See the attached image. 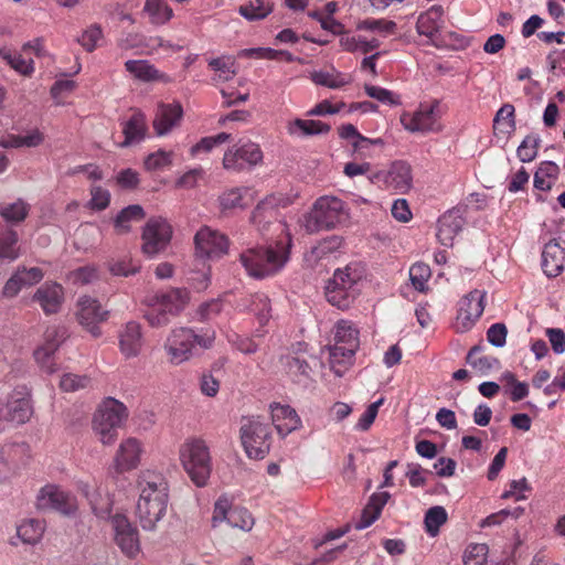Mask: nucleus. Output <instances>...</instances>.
Returning <instances> with one entry per match:
<instances>
[{
  "label": "nucleus",
  "instance_id": "28",
  "mask_svg": "<svg viewBox=\"0 0 565 565\" xmlns=\"http://www.w3.org/2000/svg\"><path fill=\"white\" fill-rule=\"evenodd\" d=\"M148 131L147 120L143 113L136 110L131 117L122 122V134L125 139L120 142V147H130L141 142Z\"/></svg>",
  "mask_w": 565,
  "mask_h": 565
},
{
  "label": "nucleus",
  "instance_id": "42",
  "mask_svg": "<svg viewBox=\"0 0 565 565\" xmlns=\"http://www.w3.org/2000/svg\"><path fill=\"white\" fill-rule=\"evenodd\" d=\"M244 308L254 312L260 324H265L270 318V301L264 294H256L245 299Z\"/></svg>",
  "mask_w": 565,
  "mask_h": 565
},
{
  "label": "nucleus",
  "instance_id": "4",
  "mask_svg": "<svg viewBox=\"0 0 565 565\" xmlns=\"http://www.w3.org/2000/svg\"><path fill=\"white\" fill-rule=\"evenodd\" d=\"M189 300L186 289L172 288L161 291L149 298V310L145 317L149 324L154 328L167 326L171 318L178 316Z\"/></svg>",
  "mask_w": 565,
  "mask_h": 565
},
{
  "label": "nucleus",
  "instance_id": "12",
  "mask_svg": "<svg viewBox=\"0 0 565 565\" xmlns=\"http://www.w3.org/2000/svg\"><path fill=\"white\" fill-rule=\"evenodd\" d=\"M439 102L423 103L415 113H405L401 116L404 128L411 132L439 131Z\"/></svg>",
  "mask_w": 565,
  "mask_h": 565
},
{
  "label": "nucleus",
  "instance_id": "15",
  "mask_svg": "<svg viewBox=\"0 0 565 565\" xmlns=\"http://www.w3.org/2000/svg\"><path fill=\"white\" fill-rule=\"evenodd\" d=\"M227 521L233 526L243 531L252 530L254 519L252 514L244 508H231V502L226 497H221L215 502L212 523L216 526L217 523Z\"/></svg>",
  "mask_w": 565,
  "mask_h": 565
},
{
  "label": "nucleus",
  "instance_id": "44",
  "mask_svg": "<svg viewBox=\"0 0 565 565\" xmlns=\"http://www.w3.org/2000/svg\"><path fill=\"white\" fill-rule=\"evenodd\" d=\"M30 205L22 199L15 202L0 206V215L8 223H21L29 215Z\"/></svg>",
  "mask_w": 565,
  "mask_h": 565
},
{
  "label": "nucleus",
  "instance_id": "18",
  "mask_svg": "<svg viewBox=\"0 0 565 565\" xmlns=\"http://www.w3.org/2000/svg\"><path fill=\"white\" fill-rule=\"evenodd\" d=\"M38 505L41 509H53L65 515H72L77 510L75 497L56 486H45L38 495Z\"/></svg>",
  "mask_w": 565,
  "mask_h": 565
},
{
  "label": "nucleus",
  "instance_id": "23",
  "mask_svg": "<svg viewBox=\"0 0 565 565\" xmlns=\"http://www.w3.org/2000/svg\"><path fill=\"white\" fill-rule=\"evenodd\" d=\"M183 116L182 106L179 103L159 104L153 119V128L158 136L169 134L177 127Z\"/></svg>",
  "mask_w": 565,
  "mask_h": 565
},
{
  "label": "nucleus",
  "instance_id": "47",
  "mask_svg": "<svg viewBox=\"0 0 565 565\" xmlns=\"http://www.w3.org/2000/svg\"><path fill=\"white\" fill-rule=\"evenodd\" d=\"M127 72L132 74L136 78L149 82L158 78V71L147 61L129 60L125 63Z\"/></svg>",
  "mask_w": 565,
  "mask_h": 565
},
{
  "label": "nucleus",
  "instance_id": "50",
  "mask_svg": "<svg viewBox=\"0 0 565 565\" xmlns=\"http://www.w3.org/2000/svg\"><path fill=\"white\" fill-rule=\"evenodd\" d=\"M447 521V512L445 508L436 505L430 509L425 514V526L428 534L431 536L437 535L439 532V527L446 523Z\"/></svg>",
  "mask_w": 565,
  "mask_h": 565
},
{
  "label": "nucleus",
  "instance_id": "38",
  "mask_svg": "<svg viewBox=\"0 0 565 565\" xmlns=\"http://www.w3.org/2000/svg\"><path fill=\"white\" fill-rule=\"evenodd\" d=\"M481 345L472 347L467 354V363L470 364L481 375H487L491 370L499 369L500 361L491 355L478 356L482 351Z\"/></svg>",
  "mask_w": 565,
  "mask_h": 565
},
{
  "label": "nucleus",
  "instance_id": "34",
  "mask_svg": "<svg viewBox=\"0 0 565 565\" xmlns=\"http://www.w3.org/2000/svg\"><path fill=\"white\" fill-rule=\"evenodd\" d=\"M83 491L93 513L100 520H108L113 508V500L109 494L98 488L90 489L88 486H85Z\"/></svg>",
  "mask_w": 565,
  "mask_h": 565
},
{
  "label": "nucleus",
  "instance_id": "33",
  "mask_svg": "<svg viewBox=\"0 0 565 565\" xmlns=\"http://www.w3.org/2000/svg\"><path fill=\"white\" fill-rule=\"evenodd\" d=\"M444 9L441 6H433L426 12L419 14L416 22V30L420 35L433 39L441 26Z\"/></svg>",
  "mask_w": 565,
  "mask_h": 565
},
{
  "label": "nucleus",
  "instance_id": "7",
  "mask_svg": "<svg viewBox=\"0 0 565 565\" xmlns=\"http://www.w3.org/2000/svg\"><path fill=\"white\" fill-rule=\"evenodd\" d=\"M334 345L330 349V365L333 372L342 375L338 365L350 364L359 348V331L352 322L340 320L334 328Z\"/></svg>",
  "mask_w": 565,
  "mask_h": 565
},
{
  "label": "nucleus",
  "instance_id": "58",
  "mask_svg": "<svg viewBox=\"0 0 565 565\" xmlns=\"http://www.w3.org/2000/svg\"><path fill=\"white\" fill-rule=\"evenodd\" d=\"M341 243L342 241L339 236L328 237L321 241L317 246L312 247L311 255L317 259H321L326 257L328 254H331L339 249Z\"/></svg>",
  "mask_w": 565,
  "mask_h": 565
},
{
  "label": "nucleus",
  "instance_id": "24",
  "mask_svg": "<svg viewBox=\"0 0 565 565\" xmlns=\"http://www.w3.org/2000/svg\"><path fill=\"white\" fill-rule=\"evenodd\" d=\"M565 265V248L555 238L551 239L542 253V268L547 277L558 276Z\"/></svg>",
  "mask_w": 565,
  "mask_h": 565
},
{
  "label": "nucleus",
  "instance_id": "5",
  "mask_svg": "<svg viewBox=\"0 0 565 565\" xmlns=\"http://www.w3.org/2000/svg\"><path fill=\"white\" fill-rule=\"evenodd\" d=\"M183 469L196 487H204L211 476L212 461L209 447L202 439L185 441L180 448Z\"/></svg>",
  "mask_w": 565,
  "mask_h": 565
},
{
  "label": "nucleus",
  "instance_id": "49",
  "mask_svg": "<svg viewBox=\"0 0 565 565\" xmlns=\"http://www.w3.org/2000/svg\"><path fill=\"white\" fill-rule=\"evenodd\" d=\"M540 143L541 138L539 135H527L516 149V154L519 159L522 162H531L532 160H534L537 154Z\"/></svg>",
  "mask_w": 565,
  "mask_h": 565
},
{
  "label": "nucleus",
  "instance_id": "20",
  "mask_svg": "<svg viewBox=\"0 0 565 565\" xmlns=\"http://www.w3.org/2000/svg\"><path fill=\"white\" fill-rule=\"evenodd\" d=\"M196 253L202 257H214L226 253L228 239L209 227H202L194 236Z\"/></svg>",
  "mask_w": 565,
  "mask_h": 565
},
{
  "label": "nucleus",
  "instance_id": "57",
  "mask_svg": "<svg viewBox=\"0 0 565 565\" xmlns=\"http://www.w3.org/2000/svg\"><path fill=\"white\" fill-rule=\"evenodd\" d=\"M172 162V152L158 150L157 152L150 153L145 160V167L147 170L153 171L170 166Z\"/></svg>",
  "mask_w": 565,
  "mask_h": 565
},
{
  "label": "nucleus",
  "instance_id": "60",
  "mask_svg": "<svg viewBox=\"0 0 565 565\" xmlns=\"http://www.w3.org/2000/svg\"><path fill=\"white\" fill-rule=\"evenodd\" d=\"M102 34L103 32L100 26L94 24L84 31L82 36L78 39V42L86 51L92 52L96 49L97 42L100 40Z\"/></svg>",
  "mask_w": 565,
  "mask_h": 565
},
{
  "label": "nucleus",
  "instance_id": "48",
  "mask_svg": "<svg viewBox=\"0 0 565 565\" xmlns=\"http://www.w3.org/2000/svg\"><path fill=\"white\" fill-rule=\"evenodd\" d=\"M0 57H2L14 71L24 75L31 76L34 72V62L32 58H24L20 54H12L6 49H0Z\"/></svg>",
  "mask_w": 565,
  "mask_h": 565
},
{
  "label": "nucleus",
  "instance_id": "6",
  "mask_svg": "<svg viewBox=\"0 0 565 565\" xmlns=\"http://www.w3.org/2000/svg\"><path fill=\"white\" fill-rule=\"evenodd\" d=\"M127 417V407L121 402L107 397L95 412L93 429L104 445H110L117 438V430Z\"/></svg>",
  "mask_w": 565,
  "mask_h": 565
},
{
  "label": "nucleus",
  "instance_id": "54",
  "mask_svg": "<svg viewBox=\"0 0 565 565\" xmlns=\"http://www.w3.org/2000/svg\"><path fill=\"white\" fill-rule=\"evenodd\" d=\"M232 140V135L227 132H220L216 136L202 138L196 145L191 148V153L194 156L200 151L209 152L214 147Z\"/></svg>",
  "mask_w": 565,
  "mask_h": 565
},
{
  "label": "nucleus",
  "instance_id": "63",
  "mask_svg": "<svg viewBox=\"0 0 565 565\" xmlns=\"http://www.w3.org/2000/svg\"><path fill=\"white\" fill-rule=\"evenodd\" d=\"M15 273L20 274V278L24 287L33 286L40 282L43 278V271L39 267H18Z\"/></svg>",
  "mask_w": 565,
  "mask_h": 565
},
{
  "label": "nucleus",
  "instance_id": "13",
  "mask_svg": "<svg viewBox=\"0 0 565 565\" xmlns=\"http://www.w3.org/2000/svg\"><path fill=\"white\" fill-rule=\"evenodd\" d=\"M369 180L373 184L382 183L386 189L405 193L412 188V168L407 162L397 160L387 170L371 173Z\"/></svg>",
  "mask_w": 565,
  "mask_h": 565
},
{
  "label": "nucleus",
  "instance_id": "41",
  "mask_svg": "<svg viewBox=\"0 0 565 565\" xmlns=\"http://www.w3.org/2000/svg\"><path fill=\"white\" fill-rule=\"evenodd\" d=\"M311 81L316 85L326 86L328 88L337 89L348 85L351 82L350 76L337 71H315L310 74Z\"/></svg>",
  "mask_w": 565,
  "mask_h": 565
},
{
  "label": "nucleus",
  "instance_id": "56",
  "mask_svg": "<svg viewBox=\"0 0 565 565\" xmlns=\"http://www.w3.org/2000/svg\"><path fill=\"white\" fill-rule=\"evenodd\" d=\"M488 546L486 544L470 545L463 556L465 565H486Z\"/></svg>",
  "mask_w": 565,
  "mask_h": 565
},
{
  "label": "nucleus",
  "instance_id": "31",
  "mask_svg": "<svg viewBox=\"0 0 565 565\" xmlns=\"http://www.w3.org/2000/svg\"><path fill=\"white\" fill-rule=\"evenodd\" d=\"M287 132L295 137H311L317 135H326L331 130L330 125L313 119L297 118L287 124Z\"/></svg>",
  "mask_w": 565,
  "mask_h": 565
},
{
  "label": "nucleus",
  "instance_id": "35",
  "mask_svg": "<svg viewBox=\"0 0 565 565\" xmlns=\"http://www.w3.org/2000/svg\"><path fill=\"white\" fill-rule=\"evenodd\" d=\"M324 294L327 301L331 306L340 310H347L355 301L360 294V289H348L332 284H327Z\"/></svg>",
  "mask_w": 565,
  "mask_h": 565
},
{
  "label": "nucleus",
  "instance_id": "29",
  "mask_svg": "<svg viewBox=\"0 0 565 565\" xmlns=\"http://www.w3.org/2000/svg\"><path fill=\"white\" fill-rule=\"evenodd\" d=\"M120 351L126 358H135L142 348L141 326L136 321L126 323L119 334Z\"/></svg>",
  "mask_w": 565,
  "mask_h": 565
},
{
  "label": "nucleus",
  "instance_id": "52",
  "mask_svg": "<svg viewBox=\"0 0 565 565\" xmlns=\"http://www.w3.org/2000/svg\"><path fill=\"white\" fill-rule=\"evenodd\" d=\"M430 276V268L424 263H416L409 268V279L414 288L418 291L425 290L426 284Z\"/></svg>",
  "mask_w": 565,
  "mask_h": 565
},
{
  "label": "nucleus",
  "instance_id": "32",
  "mask_svg": "<svg viewBox=\"0 0 565 565\" xmlns=\"http://www.w3.org/2000/svg\"><path fill=\"white\" fill-rule=\"evenodd\" d=\"M364 275V269L356 263H351L344 268L334 271L333 277L328 281L339 287L348 289H360V281Z\"/></svg>",
  "mask_w": 565,
  "mask_h": 565
},
{
  "label": "nucleus",
  "instance_id": "40",
  "mask_svg": "<svg viewBox=\"0 0 565 565\" xmlns=\"http://www.w3.org/2000/svg\"><path fill=\"white\" fill-rule=\"evenodd\" d=\"M514 106L504 104L495 114L493 129L495 132L510 136L515 130Z\"/></svg>",
  "mask_w": 565,
  "mask_h": 565
},
{
  "label": "nucleus",
  "instance_id": "9",
  "mask_svg": "<svg viewBox=\"0 0 565 565\" xmlns=\"http://www.w3.org/2000/svg\"><path fill=\"white\" fill-rule=\"evenodd\" d=\"M270 428L259 417L247 418L241 427V439L247 456L263 459L270 449Z\"/></svg>",
  "mask_w": 565,
  "mask_h": 565
},
{
  "label": "nucleus",
  "instance_id": "43",
  "mask_svg": "<svg viewBox=\"0 0 565 565\" xmlns=\"http://www.w3.org/2000/svg\"><path fill=\"white\" fill-rule=\"evenodd\" d=\"M145 217L142 206L138 204L129 205L122 209L115 220V227L119 234H125L130 231L129 222L140 221Z\"/></svg>",
  "mask_w": 565,
  "mask_h": 565
},
{
  "label": "nucleus",
  "instance_id": "26",
  "mask_svg": "<svg viewBox=\"0 0 565 565\" xmlns=\"http://www.w3.org/2000/svg\"><path fill=\"white\" fill-rule=\"evenodd\" d=\"M63 288L58 284H44L34 294L33 300L39 302L46 315L56 313L63 301Z\"/></svg>",
  "mask_w": 565,
  "mask_h": 565
},
{
  "label": "nucleus",
  "instance_id": "30",
  "mask_svg": "<svg viewBox=\"0 0 565 565\" xmlns=\"http://www.w3.org/2000/svg\"><path fill=\"white\" fill-rule=\"evenodd\" d=\"M168 502H149L145 500L137 503V516L141 527L153 531L157 523L163 518Z\"/></svg>",
  "mask_w": 565,
  "mask_h": 565
},
{
  "label": "nucleus",
  "instance_id": "17",
  "mask_svg": "<svg viewBox=\"0 0 565 565\" xmlns=\"http://www.w3.org/2000/svg\"><path fill=\"white\" fill-rule=\"evenodd\" d=\"M77 319L78 322L87 329L94 337L98 338L102 334L98 323L105 321L108 311L103 310L97 299L89 296H83L77 301Z\"/></svg>",
  "mask_w": 565,
  "mask_h": 565
},
{
  "label": "nucleus",
  "instance_id": "36",
  "mask_svg": "<svg viewBox=\"0 0 565 565\" xmlns=\"http://www.w3.org/2000/svg\"><path fill=\"white\" fill-rule=\"evenodd\" d=\"M281 364L288 376L296 383H302L310 376L311 367L301 355L286 354L281 358Z\"/></svg>",
  "mask_w": 565,
  "mask_h": 565
},
{
  "label": "nucleus",
  "instance_id": "27",
  "mask_svg": "<svg viewBox=\"0 0 565 565\" xmlns=\"http://www.w3.org/2000/svg\"><path fill=\"white\" fill-rule=\"evenodd\" d=\"M465 221L459 210L452 209L438 220L437 237L445 246L452 244L454 237L461 231Z\"/></svg>",
  "mask_w": 565,
  "mask_h": 565
},
{
  "label": "nucleus",
  "instance_id": "59",
  "mask_svg": "<svg viewBox=\"0 0 565 565\" xmlns=\"http://www.w3.org/2000/svg\"><path fill=\"white\" fill-rule=\"evenodd\" d=\"M243 192H247L242 189H232L220 198V204L223 210H232L236 207H244V195Z\"/></svg>",
  "mask_w": 565,
  "mask_h": 565
},
{
  "label": "nucleus",
  "instance_id": "10",
  "mask_svg": "<svg viewBox=\"0 0 565 565\" xmlns=\"http://www.w3.org/2000/svg\"><path fill=\"white\" fill-rule=\"evenodd\" d=\"M172 238V227L163 217H151L143 226L141 252L149 258L163 253Z\"/></svg>",
  "mask_w": 565,
  "mask_h": 565
},
{
  "label": "nucleus",
  "instance_id": "55",
  "mask_svg": "<svg viewBox=\"0 0 565 565\" xmlns=\"http://www.w3.org/2000/svg\"><path fill=\"white\" fill-rule=\"evenodd\" d=\"M70 278L73 284L84 286L98 280L99 274L95 266L87 265L71 271Z\"/></svg>",
  "mask_w": 565,
  "mask_h": 565
},
{
  "label": "nucleus",
  "instance_id": "21",
  "mask_svg": "<svg viewBox=\"0 0 565 565\" xmlns=\"http://www.w3.org/2000/svg\"><path fill=\"white\" fill-rule=\"evenodd\" d=\"M140 495L138 502H168V482L163 477L154 473H145L140 481Z\"/></svg>",
  "mask_w": 565,
  "mask_h": 565
},
{
  "label": "nucleus",
  "instance_id": "62",
  "mask_svg": "<svg viewBox=\"0 0 565 565\" xmlns=\"http://www.w3.org/2000/svg\"><path fill=\"white\" fill-rule=\"evenodd\" d=\"M508 330L503 323H494L487 331V339L495 348H502L507 341Z\"/></svg>",
  "mask_w": 565,
  "mask_h": 565
},
{
  "label": "nucleus",
  "instance_id": "51",
  "mask_svg": "<svg viewBox=\"0 0 565 565\" xmlns=\"http://www.w3.org/2000/svg\"><path fill=\"white\" fill-rule=\"evenodd\" d=\"M108 270L114 276H122L128 277L130 275H135L139 271V264L132 262L129 257H124L120 259H111L107 264Z\"/></svg>",
  "mask_w": 565,
  "mask_h": 565
},
{
  "label": "nucleus",
  "instance_id": "39",
  "mask_svg": "<svg viewBox=\"0 0 565 565\" xmlns=\"http://www.w3.org/2000/svg\"><path fill=\"white\" fill-rule=\"evenodd\" d=\"M44 522L38 519L24 520L17 529L18 536L26 544H36L43 536Z\"/></svg>",
  "mask_w": 565,
  "mask_h": 565
},
{
  "label": "nucleus",
  "instance_id": "37",
  "mask_svg": "<svg viewBox=\"0 0 565 565\" xmlns=\"http://www.w3.org/2000/svg\"><path fill=\"white\" fill-rule=\"evenodd\" d=\"M142 12L153 25H164L173 17V10L166 0H146Z\"/></svg>",
  "mask_w": 565,
  "mask_h": 565
},
{
  "label": "nucleus",
  "instance_id": "14",
  "mask_svg": "<svg viewBox=\"0 0 565 565\" xmlns=\"http://www.w3.org/2000/svg\"><path fill=\"white\" fill-rule=\"evenodd\" d=\"M114 539L120 551L129 558H134L140 552L138 530L124 514L111 518Z\"/></svg>",
  "mask_w": 565,
  "mask_h": 565
},
{
  "label": "nucleus",
  "instance_id": "19",
  "mask_svg": "<svg viewBox=\"0 0 565 565\" xmlns=\"http://www.w3.org/2000/svg\"><path fill=\"white\" fill-rule=\"evenodd\" d=\"M484 296L483 291L475 289L461 300L456 322L457 331H468L480 318L484 310Z\"/></svg>",
  "mask_w": 565,
  "mask_h": 565
},
{
  "label": "nucleus",
  "instance_id": "25",
  "mask_svg": "<svg viewBox=\"0 0 565 565\" xmlns=\"http://www.w3.org/2000/svg\"><path fill=\"white\" fill-rule=\"evenodd\" d=\"M65 337V330L58 329V328H51L47 329L45 332V343L38 348L34 351V358L36 362L47 372L53 373L54 367L51 363V358L54 354V352L57 350L60 340H56L55 338L63 339Z\"/></svg>",
  "mask_w": 565,
  "mask_h": 565
},
{
  "label": "nucleus",
  "instance_id": "53",
  "mask_svg": "<svg viewBox=\"0 0 565 565\" xmlns=\"http://www.w3.org/2000/svg\"><path fill=\"white\" fill-rule=\"evenodd\" d=\"M90 384V379L86 375H77L73 373L64 374L60 380V387L64 392H77L87 388Z\"/></svg>",
  "mask_w": 565,
  "mask_h": 565
},
{
  "label": "nucleus",
  "instance_id": "45",
  "mask_svg": "<svg viewBox=\"0 0 565 565\" xmlns=\"http://www.w3.org/2000/svg\"><path fill=\"white\" fill-rule=\"evenodd\" d=\"M271 10V6L264 0H250L238 8L239 14L248 21L263 20Z\"/></svg>",
  "mask_w": 565,
  "mask_h": 565
},
{
  "label": "nucleus",
  "instance_id": "16",
  "mask_svg": "<svg viewBox=\"0 0 565 565\" xmlns=\"http://www.w3.org/2000/svg\"><path fill=\"white\" fill-rule=\"evenodd\" d=\"M32 415L30 399L21 394L11 395L8 401L0 404V431L9 425L24 424Z\"/></svg>",
  "mask_w": 565,
  "mask_h": 565
},
{
  "label": "nucleus",
  "instance_id": "64",
  "mask_svg": "<svg viewBox=\"0 0 565 565\" xmlns=\"http://www.w3.org/2000/svg\"><path fill=\"white\" fill-rule=\"evenodd\" d=\"M546 335L556 354H562L565 351V332L558 328H548Z\"/></svg>",
  "mask_w": 565,
  "mask_h": 565
},
{
  "label": "nucleus",
  "instance_id": "3",
  "mask_svg": "<svg viewBox=\"0 0 565 565\" xmlns=\"http://www.w3.org/2000/svg\"><path fill=\"white\" fill-rule=\"evenodd\" d=\"M348 212L342 200L335 196H321L312 210L305 215L303 226L307 233L313 234L331 230L345 222Z\"/></svg>",
  "mask_w": 565,
  "mask_h": 565
},
{
  "label": "nucleus",
  "instance_id": "22",
  "mask_svg": "<svg viewBox=\"0 0 565 565\" xmlns=\"http://www.w3.org/2000/svg\"><path fill=\"white\" fill-rule=\"evenodd\" d=\"M141 454L142 448L138 439L130 437L124 440L119 445L114 459L116 472L121 473L137 468L140 463Z\"/></svg>",
  "mask_w": 565,
  "mask_h": 565
},
{
  "label": "nucleus",
  "instance_id": "1",
  "mask_svg": "<svg viewBox=\"0 0 565 565\" xmlns=\"http://www.w3.org/2000/svg\"><path fill=\"white\" fill-rule=\"evenodd\" d=\"M291 236L286 233L284 238H278L267 246L247 248L241 253L239 262L248 276L255 279H264L279 273L289 260Z\"/></svg>",
  "mask_w": 565,
  "mask_h": 565
},
{
  "label": "nucleus",
  "instance_id": "11",
  "mask_svg": "<svg viewBox=\"0 0 565 565\" xmlns=\"http://www.w3.org/2000/svg\"><path fill=\"white\" fill-rule=\"evenodd\" d=\"M263 161L260 147L253 141L237 142L223 156V168L230 172L248 171Z\"/></svg>",
  "mask_w": 565,
  "mask_h": 565
},
{
  "label": "nucleus",
  "instance_id": "46",
  "mask_svg": "<svg viewBox=\"0 0 565 565\" xmlns=\"http://www.w3.org/2000/svg\"><path fill=\"white\" fill-rule=\"evenodd\" d=\"M18 234L15 231H7L0 234V259L13 262L20 256L18 247Z\"/></svg>",
  "mask_w": 565,
  "mask_h": 565
},
{
  "label": "nucleus",
  "instance_id": "61",
  "mask_svg": "<svg viewBox=\"0 0 565 565\" xmlns=\"http://www.w3.org/2000/svg\"><path fill=\"white\" fill-rule=\"evenodd\" d=\"M364 89L369 97L374 98L381 103L388 105L397 104V100H395L393 93L386 88L365 84Z\"/></svg>",
  "mask_w": 565,
  "mask_h": 565
},
{
  "label": "nucleus",
  "instance_id": "2",
  "mask_svg": "<svg viewBox=\"0 0 565 565\" xmlns=\"http://www.w3.org/2000/svg\"><path fill=\"white\" fill-rule=\"evenodd\" d=\"M214 341V331L196 333L191 328L179 327L170 331L164 341L163 350L170 364L180 365L194 356L196 347L210 349Z\"/></svg>",
  "mask_w": 565,
  "mask_h": 565
},
{
  "label": "nucleus",
  "instance_id": "8",
  "mask_svg": "<svg viewBox=\"0 0 565 565\" xmlns=\"http://www.w3.org/2000/svg\"><path fill=\"white\" fill-rule=\"evenodd\" d=\"M288 205V199L281 194H271L260 201L254 209L250 222L262 236L271 232L288 233L286 224L279 221V209Z\"/></svg>",
  "mask_w": 565,
  "mask_h": 565
}]
</instances>
